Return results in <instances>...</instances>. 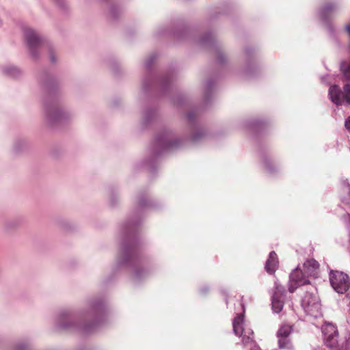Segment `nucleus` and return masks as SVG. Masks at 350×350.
<instances>
[{"instance_id": "f257e3e1", "label": "nucleus", "mask_w": 350, "mask_h": 350, "mask_svg": "<svg viewBox=\"0 0 350 350\" xmlns=\"http://www.w3.org/2000/svg\"><path fill=\"white\" fill-rule=\"evenodd\" d=\"M103 310V305L98 301L92 302L90 308L77 315L80 320L93 319L92 322H75L77 319L68 310H62L57 315V327L59 329H74L83 333L91 332L100 321L99 316Z\"/></svg>"}, {"instance_id": "f03ea898", "label": "nucleus", "mask_w": 350, "mask_h": 350, "mask_svg": "<svg viewBox=\"0 0 350 350\" xmlns=\"http://www.w3.org/2000/svg\"><path fill=\"white\" fill-rule=\"evenodd\" d=\"M138 262L137 242L131 232L130 227H128L121 243L120 257L118 260V265L120 266H131L137 265Z\"/></svg>"}, {"instance_id": "7ed1b4c3", "label": "nucleus", "mask_w": 350, "mask_h": 350, "mask_svg": "<svg viewBox=\"0 0 350 350\" xmlns=\"http://www.w3.org/2000/svg\"><path fill=\"white\" fill-rule=\"evenodd\" d=\"M301 306L307 315L314 318L321 317V304L314 287L306 292L301 299Z\"/></svg>"}, {"instance_id": "20e7f679", "label": "nucleus", "mask_w": 350, "mask_h": 350, "mask_svg": "<svg viewBox=\"0 0 350 350\" xmlns=\"http://www.w3.org/2000/svg\"><path fill=\"white\" fill-rule=\"evenodd\" d=\"M182 140L178 139L174 133L170 130H164L159 133L154 139L157 153L164 151L174 150L180 146Z\"/></svg>"}, {"instance_id": "39448f33", "label": "nucleus", "mask_w": 350, "mask_h": 350, "mask_svg": "<svg viewBox=\"0 0 350 350\" xmlns=\"http://www.w3.org/2000/svg\"><path fill=\"white\" fill-rule=\"evenodd\" d=\"M233 332L234 334L241 338V344L243 347H252L254 345V332L245 323L243 314H239L232 321Z\"/></svg>"}, {"instance_id": "423d86ee", "label": "nucleus", "mask_w": 350, "mask_h": 350, "mask_svg": "<svg viewBox=\"0 0 350 350\" xmlns=\"http://www.w3.org/2000/svg\"><path fill=\"white\" fill-rule=\"evenodd\" d=\"M23 33L30 55L33 59H36L39 55L40 47L43 44L42 36L38 31L28 27L23 28Z\"/></svg>"}, {"instance_id": "0eeeda50", "label": "nucleus", "mask_w": 350, "mask_h": 350, "mask_svg": "<svg viewBox=\"0 0 350 350\" xmlns=\"http://www.w3.org/2000/svg\"><path fill=\"white\" fill-rule=\"evenodd\" d=\"M45 115L49 123L53 124L68 119L70 113L57 102H46L44 105Z\"/></svg>"}, {"instance_id": "6e6552de", "label": "nucleus", "mask_w": 350, "mask_h": 350, "mask_svg": "<svg viewBox=\"0 0 350 350\" xmlns=\"http://www.w3.org/2000/svg\"><path fill=\"white\" fill-rule=\"evenodd\" d=\"M329 278L332 287L339 294L346 293L350 288V278L347 274L342 271L332 270Z\"/></svg>"}, {"instance_id": "1a4fd4ad", "label": "nucleus", "mask_w": 350, "mask_h": 350, "mask_svg": "<svg viewBox=\"0 0 350 350\" xmlns=\"http://www.w3.org/2000/svg\"><path fill=\"white\" fill-rule=\"evenodd\" d=\"M329 96L332 102L336 105H340L342 100L350 105V84L344 86L343 92L337 85L330 86Z\"/></svg>"}, {"instance_id": "9d476101", "label": "nucleus", "mask_w": 350, "mask_h": 350, "mask_svg": "<svg viewBox=\"0 0 350 350\" xmlns=\"http://www.w3.org/2000/svg\"><path fill=\"white\" fill-rule=\"evenodd\" d=\"M324 342L326 346L333 347L338 343V333L336 327L330 323H325L322 327Z\"/></svg>"}, {"instance_id": "9b49d317", "label": "nucleus", "mask_w": 350, "mask_h": 350, "mask_svg": "<svg viewBox=\"0 0 350 350\" xmlns=\"http://www.w3.org/2000/svg\"><path fill=\"white\" fill-rule=\"evenodd\" d=\"M308 278L304 270L295 269L289 276V291L293 293L298 286L308 284Z\"/></svg>"}, {"instance_id": "f8f14e48", "label": "nucleus", "mask_w": 350, "mask_h": 350, "mask_svg": "<svg viewBox=\"0 0 350 350\" xmlns=\"http://www.w3.org/2000/svg\"><path fill=\"white\" fill-rule=\"evenodd\" d=\"M284 288L275 282V289L271 296L272 310L275 313L281 312L284 307Z\"/></svg>"}, {"instance_id": "ddd939ff", "label": "nucleus", "mask_w": 350, "mask_h": 350, "mask_svg": "<svg viewBox=\"0 0 350 350\" xmlns=\"http://www.w3.org/2000/svg\"><path fill=\"white\" fill-rule=\"evenodd\" d=\"M319 263L314 259L307 260L303 266V270L307 277L315 278L317 275V270L319 269Z\"/></svg>"}, {"instance_id": "4468645a", "label": "nucleus", "mask_w": 350, "mask_h": 350, "mask_svg": "<svg viewBox=\"0 0 350 350\" xmlns=\"http://www.w3.org/2000/svg\"><path fill=\"white\" fill-rule=\"evenodd\" d=\"M339 5L337 3H328L319 10V14L322 20L325 21L332 13L337 11Z\"/></svg>"}, {"instance_id": "2eb2a0df", "label": "nucleus", "mask_w": 350, "mask_h": 350, "mask_svg": "<svg viewBox=\"0 0 350 350\" xmlns=\"http://www.w3.org/2000/svg\"><path fill=\"white\" fill-rule=\"evenodd\" d=\"M278 266V260L277 254L275 252H271L269 258L266 261L265 263V270L267 273L269 274H273L275 273L277 267Z\"/></svg>"}, {"instance_id": "dca6fc26", "label": "nucleus", "mask_w": 350, "mask_h": 350, "mask_svg": "<svg viewBox=\"0 0 350 350\" xmlns=\"http://www.w3.org/2000/svg\"><path fill=\"white\" fill-rule=\"evenodd\" d=\"M1 73L8 77H16L21 73V70L12 64H5L0 67Z\"/></svg>"}, {"instance_id": "f3484780", "label": "nucleus", "mask_w": 350, "mask_h": 350, "mask_svg": "<svg viewBox=\"0 0 350 350\" xmlns=\"http://www.w3.org/2000/svg\"><path fill=\"white\" fill-rule=\"evenodd\" d=\"M340 200L345 204H350V185L348 183L345 182L343 183Z\"/></svg>"}, {"instance_id": "a211bd4d", "label": "nucleus", "mask_w": 350, "mask_h": 350, "mask_svg": "<svg viewBox=\"0 0 350 350\" xmlns=\"http://www.w3.org/2000/svg\"><path fill=\"white\" fill-rule=\"evenodd\" d=\"M278 342L280 349H293V345L288 337H278Z\"/></svg>"}, {"instance_id": "6ab92c4d", "label": "nucleus", "mask_w": 350, "mask_h": 350, "mask_svg": "<svg viewBox=\"0 0 350 350\" xmlns=\"http://www.w3.org/2000/svg\"><path fill=\"white\" fill-rule=\"evenodd\" d=\"M340 69L345 79L350 80V62H342L340 64Z\"/></svg>"}, {"instance_id": "aec40b11", "label": "nucleus", "mask_w": 350, "mask_h": 350, "mask_svg": "<svg viewBox=\"0 0 350 350\" xmlns=\"http://www.w3.org/2000/svg\"><path fill=\"white\" fill-rule=\"evenodd\" d=\"M291 332V327L287 325H282L277 332V337H288Z\"/></svg>"}, {"instance_id": "412c9836", "label": "nucleus", "mask_w": 350, "mask_h": 350, "mask_svg": "<svg viewBox=\"0 0 350 350\" xmlns=\"http://www.w3.org/2000/svg\"><path fill=\"white\" fill-rule=\"evenodd\" d=\"M147 274V271L145 270H141L139 268H137L134 270L133 273V279L135 282H137L141 278L144 277Z\"/></svg>"}, {"instance_id": "4be33fe9", "label": "nucleus", "mask_w": 350, "mask_h": 350, "mask_svg": "<svg viewBox=\"0 0 350 350\" xmlns=\"http://www.w3.org/2000/svg\"><path fill=\"white\" fill-rule=\"evenodd\" d=\"M29 345L27 342H21L15 345L14 350H27Z\"/></svg>"}, {"instance_id": "5701e85b", "label": "nucleus", "mask_w": 350, "mask_h": 350, "mask_svg": "<svg viewBox=\"0 0 350 350\" xmlns=\"http://www.w3.org/2000/svg\"><path fill=\"white\" fill-rule=\"evenodd\" d=\"M204 135V132L202 131H196L192 136L193 141H197L200 139Z\"/></svg>"}, {"instance_id": "b1692460", "label": "nucleus", "mask_w": 350, "mask_h": 350, "mask_svg": "<svg viewBox=\"0 0 350 350\" xmlns=\"http://www.w3.org/2000/svg\"><path fill=\"white\" fill-rule=\"evenodd\" d=\"M49 58H50L51 62L52 63H55V61H56V59H55V51L53 49H49Z\"/></svg>"}, {"instance_id": "393cba45", "label": "nucleus", "mask_w": 350, "mask_h": 350, "mask_svg": "<svg viewBox=\"0 0 350 350\" xmlns=\"http://www.w3.org/2000/svg\"><path fill=\"white\" fill-rule=\"evenodd\" d=\"M155 59V57L154 56H151L148 58V59H147L146 62V66L147 68H149L150 67L151 64H152V62L154 61Z\"/></svg>"}, {"instance_id": "a878e982", "label": "nucleus", "mask_w": 350, "mask_h": 350, "mask_svg": "<svg viewBox=\"0 0 350 350\" xmlns=\"http://www.w3.org/2000/svg\"><path fill=\"white\" fill-rule=\"evenodd\" d=\"M345 126L347 130L350 133V116H349L345 122Z\"/></svg>"}, {"instance_id": "bb28decb", "label": "nucleus", "mask_w": 350, "mask_h": 350, "mask_svg": "<svg viewBox=\"0 0 350 350\" xmlns=\"http://www.w3.org/2000/svg\"><path fill=\"white\" fill-rule=\"evenodd\" d=\"M210 36H211L208 34L206 37L202 38L200 40V42L202 44H205V43L208 42V40L209 39Z\"/></svg>"}, {"instance_id": "cd10ccee", "label": "nucleus", "mask_w": 350, "mask_h": 350, "mask_svg": "<svg viewBox=\"0 0 350 350\" xmlns=\"http://www.w3.org/2000/svg\"><path fill=\"white\" fill-rule=\"evenodd\" d=\"M187 116L189 120L192 121L193 120L194 115L193 113H187Z\"/></svg>"}, {"instance_id": "c85d7f7f", "label": "nucleus", "mask_w": 350, "mask_h": 350, "mask_svg": "<svg viewBox=\"0 0 350 350\" xmlns=\"http://www.w3.org/2000/svg\"><path fill=\"white\" fill-rule=\"evenodd\" d=\"M217 59L221 62H223V57L221 54L219 53L217 55Z\"/></svg>"}, {"instance_id": "c756f323", "label": "nucleus", "mask_w": 350, "mask_h": 350, "mask_svg": "<svg viewBox=\"0 0 350 350\" xmlns=\"http://www.w3.org/2000/svg\"><path fill=\"white\" fill-rule=\"evenodd\" d=\"M139 206H142V207L146 206V202L143 200H141L139 201Z\"/></svg>"}, {"instance_id": "7c9ffc66", "label": "nucleus", "mask_w": 350, "mask_h": 350, "mask_svg": "<svg viewBox=\"0 0 350 350\" xmlns=\"http://www.w3.org/2000/svg\"><path fill=\"white\" fill-rule=\"evenodd\" d=\"M252 350H260V349H259V347H256V346H255V345H254V349H252Z\"/></svg>"}, {"instance_id": "2f4dec72", "label": "nucleus", "mask_w": 350, "mask_h": 350, "mask_svg": "<svg viewBox=\"0 0 350 350\" xmlns=\"http://www.w3.org/2000/svg\"><path fill=\"white\" fill-rule=\"evenodd\" d=\"M245 53H246V54H248V53H249V51H248V49H246V50H245Z\"/></svg>"}, {"instance_id": "473e14b6", "label": "nucleus", "mask_w": 350, "mask_h": 350, "mask_svg": "<svg viewBox=\"0 0 350 350\" xmlns=\"http://www.w3.org/2000/svg\"><path fill=\"white\" fill-rule=\"evenodd\" d=\"M210 84L209 82L207 83V86L209 87Z\"/></svg>"}, {"instance_id": "72a5a7b5", "label": "nucleus", "mask_w": 350, "mask_h": 350, "mask_svg": "<svg viewBox=\"0 0 350 350\" xmlns=\"http://www.w3.org/2000/svg\"><path fill=\"white\" fill-rule=\"evenodd\" d=\"M267 168L269 169L270 171L271 170V169L269 168L268 165L267 166Z\"/></svg>"}, {"instance_id": "f704fd0d", "label": "nucleus", "mask_w": 350, "mask_h": 350, "mask_svg": "<svg viewBox=\"0 0 350 350\" xmlns=\"http://www.w3.org/2000/svg\"><path fill=\"white\" fill-rule=\"evenodd\" d=\"M1 24H2V23H1V22L0 21V26L1 25Z\"/></svg>"}]
</instances>
